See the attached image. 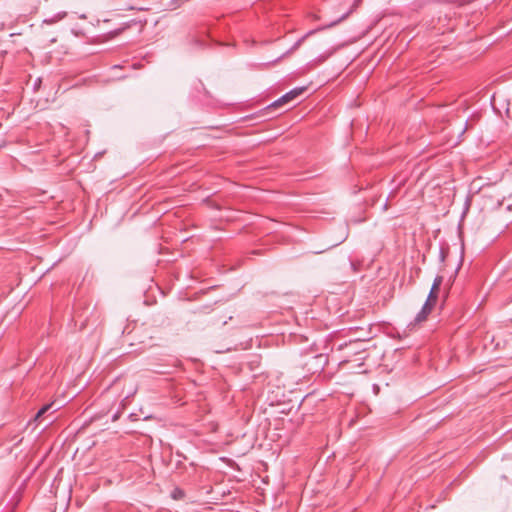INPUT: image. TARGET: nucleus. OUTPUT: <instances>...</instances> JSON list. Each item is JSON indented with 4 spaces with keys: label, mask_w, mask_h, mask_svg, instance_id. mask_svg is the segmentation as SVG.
<instances>
[{
    "label": "nucleus",
    "mask_w": 512,
    "mask_h": 512,
    "mask_svg": "<svg viewBox=\"0 0 512 512\" xmlns=\"http://www.w3.org/2000/svg\"><path fill=\"white\" fill-rule=\"evenodd\" d=\"M432 309H433L432 304L424 303L422 309L415 317V322L419 323V322L425 321L427 319L428 315L430 314V312L432 311Z\"/></svg>",
    "instance_id": "3"
},
{
    "label": "nucleus",
    "mask_w": 512,
    "mask_h": 512,
    "mask_svg": "<svg viewBox=\"0 0 512 512\" xmlns=\"http://www.w3.org/2000/svg\"><path fill=\"white\" fill-rule=\"evenodd\" d=\"M443 282V277L442 276H436L434 281H433V284H432V287H431V290L429 292V295L427 297V300L425 303H430L434 306L437 298H438V290L441 286Z\"/></svg>",
    "instance_id": "1"
},
{
    "label": "nucleus",
    "mask_w": 512,
    "mask_h": 512,
    "mask_svg": "<svg viewBox=\"0 0 512 512\" xmlns=\"http://www.w3.org/2000/svg\"><path fill=\"white\" fill-rule=\"evenodd\" d=\"M346 18V14H344L340 19H338L337 21L331 23L330 25H328L327 27H332L334 26L335 24H337L338 22H340L341 20L345 19Z\"/></svg>",
    "instance_id": "7"
},
{
    "label": "nucleus",
    "mask_w": 512,
    "mask_h": 512,
    "mask_svg": "<svg viewBox=\"0 0 512 512\" xmlns=\"http://www.w3.org/2000/svg\"><path fill=\"white\" fill-rule=\"evenodd\" d=\"M306 90L305 87H296L294 89H292L291 91L293 92L294 96L295 97H298L300 96L304 91Z\"/></svg>",
    "instance_id": "6"
},
{
    "label": "nucleus",
    "mask_w": 512,
    "mask_h": 512,
    "mask_svg": "<svg viewBox=\"0 0 512 512\" xmlns=\"http://www.w3.org/2000/svg\"><path fill=\"white\" fill-rule=\"evenodd\" d=\"M313 33H315V30H311L309 31L308 33H306L304 36H302L300 39H298L294 44L293 46L286 52V54H290L294 51H296L301 45L302 43L305 41V39L307 37H309L310 35H312Z\"/></svg>",
    "instance_id": "4"
},
{
    "label": "nucleus",
    "mask_w": 512,
    "mask_h": 512,
    "mask_svg": "<svg viewBox=\"0 0 512 512\" xmlns=\"http://www.w3.org/2000/svg\"><path fill=\"white\" fill-rule=\"evenodd\" d=\"M296 97L294 96L292 91L287 92L283 96H281L279 99L274 101L269 108H277L282 106L283 104L289 103L290 101L294 100Z\"/></svg>",
    "instance_id": "2"
},
{
    "label": "nucleus",
    "mask_w": 512,
    "mask_h": 512,
    "mask_svg": "<svg viewBox=\"0 0 512 512\" xmlns=\"http://www.w3.org/2000/svg\"><path fill=\"white\" fill-rule=\"evenodd\" d=\"M52 403L51 404H47V405H44L38 412L37 414L35 415V420L41 418L48 410H50V408L52 407Z\"/></svg>",
    "instance_id": "5"
}]
</instances>
